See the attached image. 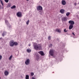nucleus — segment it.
Listing matches in <instances>:
<instances>
[{
	"instance_id": "obj_19",
	"label": "nucleus",
	"mask_w": 79,
	"mask_h": 79,
	"mask_svg": "<svg viewBox=\"0 0 79 79\" xmlns=\"http://www.w3.org/2000/svg\"><path fill=\"white\" fill-rule=\"evenodd\" d=\"M6 32L5 31L3 33H2V36H3V37L4 36V35H5L6 34Z\"/></svg>"
},
{
	"instance_id": "obj_1",
	"label": "nucleus",
	"mask_w": 79,
	"mask_h": 79,
	"mask_svg": "<svg viewBox=\"0 0 79 79\" xmlns=\"http://www.w3.org/2000/svg\"><path fill=\"white\" fill-rule=\"evenodd\" d=\"M33 46L35 50H42V45L41 44H37L35 43H33Z\"/></svg>"
},
{
	"instance_id": "obj_26",
	"label": "nucleus",
	"mask_w": 79,
	"mask_h": 79,
	"mask_svg": "<svg viewBox=\"0 0 79 79\" xmlns=\"http://www.w3.org/2000/svg\"><path fill=\"white\" fill-rule=\"evenodd\" d=\"M7 26H8L9 28H11V26L10 25V24L7 25Z\"/></svg>"
},
{
	"instance_id": "obj_17",
	"label": "nucleus",
	"mask_w": 79,
	"mask_h": 79,
	"mask_svg": "<svg viewBox=\"0 0 79 79\" xmlns=\"http://www.w3.org/2000/svg\"><path fill=\"white\" fill-rule=\"evenodd\" d=\"M27 51L28 52V53H30V52H31V50L28 49L27 50Z\"/></svg>"
},
{
	"instance_id": "obj_12",
	"label": "nucleus",
	"mask_w": 79,
	"mask_h": 79,
	"mask_svg": "<svg viewBox=\"0 0 79 79\" xmlns=\"http://www.w3.org/2000/svg\"><path fill=\"white\" fill-rule=\"evenodd\" d=\"M73 25L70 24L69 26V29L71 30L72 29H73Z\"/></svg>"
},
{
	"instance_id": "obj_38",
	"label": "nucleus",
	"mask_w": 79,
	"mask_h": 79,
	"mask_svg": "<svg viewBox=\"0 0 79 79\" xmlns=\"http://www.w3.org/2000/svg\"><path fill=\"white\" fill-rule=\"evenodd\" d=\"M78 4H79V3H78Z\"/></svg>"
},
{
	"instance_id": "obj_37",
	"label": "nucleus",
	"mask_w": 79,
	"mask_h": 79,
	"mask_svg": "<svg viewBox=\"0 0 79 79\" xmlns=\"http://www.w3.org/2000/svg\"><path fill=\"white\" fill-rule=\"evenodd\" d=\"M1 79V77H0V79Z\"/></svg>"
},
{
	"instance_id": "obj_22",
	"label": "nucleus",
	"mask_w": 79,
	"mask_h": 79,
	"mask_svg": "<svg viewBox=\"0 0 79 79\" xmlns=\"http://www.w3.org/2000/svg\"><path fill=\"white\" fill-rule=\"evenodd\" d=\"M0 1L1 2V4H2V6H3V1H2V0H0Z\"/></svg>"
},
{
	"instance_id": "obj_32",
	"label": "nucleus",
	"mask_w": 79,
	"mask_h": 79,
	"mask_svg": "<svg viewBox=\"0 0 79 79\" xmlns=\"http://www.w3.org/2000/svg\"><path fill=\"white\" fill-rule=\"evenodd\" d=\"M2 58V56H1V55H0V60H1Z\"/></svg>"
},
{
	"instance_id": "obj_21",
	"label": "nucleus",
	"mask_w": 79,
	"mask_h": 79,
	"mask_svg": "<svg viewBox=\"0 0 79 79\" xmlns=\"http://www.w3.org/2000/svg\"><path fill=\"white\" fill-rule=\"evenodd\" d=\"M70 15V13L69 12H67L66 13V16H68Z\"/></svg>"
},
{
	"instance_id": "obj_13",
	"label": "nucleus",
	"mask_w": 79,
	"mask_h": 79,
	"mask_svg": "<svg viewBox=\"0 0 79 79\" xmlns=\"http://www.w3.org/2000/svg\"><path fill=\"white\" fill-rule=\"evenodd\" d=\"M56 31L57 32H61V29H57L56 30Z\"/></svg>"
},
{
	"instance_id": "obj_5",
	"label": "nucleus",
	"mask_w": 79,
	"mask_h": 79,
	"mask_svg": "<svg viewBox=\"0 0 79 79\" xmlns=\"http://www.w3.org/2000/svg\"><path fill=\"white\" fill-rule=\"evenodd\" d=\"M9 45L10 47H13L14 46V41L11 40L9 43Z\"/></svg>"
},
{
	"instance_id": "obj_8",
	"label": "nucleus",
	"mask_w": 79,
	"mask_h": 79,
	"mask_svg": "<svg viewBox=\"0 0 79 79\" xmlns=\"http://www.w3.org/2000/svg\"><path fill=\"white\" fill-rule=\"evenodd\" d=\"M38 53H40V54L41 56H44V55H45V54H44V52H43V51H40L38 52Z\"/></svg>"
},
{
	"instance_id": "obj_27",
	"label": "nucleus",
	"mask_w": 79,
	"mask_h": 79,
	"mask_svg": "<svg viewBox=\"0 0 79 79\" xmlns=\"http://www.w3.org/2000/svg\"><path fill=\"white\" fill-rule=\"evenodd\" d=\"M4 1L6 3H8L9 2V0H4Z\"/></svg>"
},
{
	"instance_id": "obj_23",
	"label": "nucleus",
	"mask_w": 79,
	"mask_h": 79,
	"mask_svg": "<svg viewBox=\"0 0 79 79\" xmlns=\"http://www.w3.org/2000/svg\"><path fill=\"white\" fill-rule=\"evenodd\" d=\"M64 32H68V30H66V29H64Z\"/></svg>"
},
{
	"instance_id": "obj_16",
	"label": "nucleus",
	"mask_w": 79,
	"mask_h": 79,
	"mask_svg": "<svg viewBox=\"0 0 79 79\" xmlns=\"http://www.w3.org/2000/svg\"><path fill=\"white\" fill-rule=\"evenodd\" d=\"M14 45H15V46H16L17 45H18V43H17V42H14Z\"/></svg>"
},
{
	"instance_id": "obj_4",
	"label": "nucleus",
	"mask_w": 79,
	"mask_h": 79,
	"mask_svg": "<svg viewBox=\"0 0 79 79\" xmlns=\"http://www.w3.org/2000/svg\"><path fill=\"white\" fill-rule=\"evenodd\" d=\"M67 20H68V18L66 17H64L61 19L62 22H66L67 21Z\"/></svg>"
},
{
	"instance_id": "obj_11",
	"label": "nucleus",
	"mask_w": 79,
	"mask_h": 79,
	"mask_svg": "<svg viewBox=\"0 0 79 79\" xmlns=\"http://www.w3.org/2000/svg\"><path fill=\"white\" fill-rule=\"evenodd\" d=\"M64 9H61L60 10V12L62 13V14H64Z\"/></svg>"
},
{
	"instance_id": "obj_14",
	"label": "nucleus",
	"mask_w": 79,
	"mask_h": 79,
	"mask_svg": "<svg viewBox=\"0 0 79 79\" xmlns=\"http://www.w3.org/2000/svg\"><path fill=\"white\" fill-rule=\"evenodd\" d=\"M4 74L5 76H8V75L9 74V73L7 71H5Z\"/></svg>"
},
{
	"instance_id": "obj_30",
	"label": "nucleus",
	"mask_w": 79,
	"mask_h": 79,
	"mask_svg": "<svg viewBox=\"0 0 79 79\" xmlns=\"http://www.w3.org/2000/svg\"><path fill=\"white\" fill-rule=\"evenodd\" d=\"M52 47V44H51L49 46V47L50 48H51Z\"/></svg>"
},
{
	"instance_id": "obj_29",
	"label": "nucleus",
	"mask_w": 79,
	"mask_h": 79,
	"mask_svg": "<svg viewBox=\"0 0 79 79\" xmlns=\"http://www.w3.org/2000/svg\"><path fill=\"white\" fill-rule=\"evenodd\" d=\"M11 4H8V5L7 6L8 7H10V6H11Z\"/></svg>"
},
{
	"instance_id": "obj_20",
	"label": "nucleus",
	"mask_w": 79,
	"mask_h": 79,
	"mask_svg": "<svg viewBox=\"0 0 79 79\" xmlns=\"http://www.w3.org/2000/svg\"><path fill=\"white\" fill-rule=\"evenodd\" d=\"M16 8V6L15 5H14L13 6H12L10 8H11V9H13L14 8Z\"/></svg>"
},
{
	"instance_id": "obj_24",
	"label": "nucleus",
	"mask_w": 79,
	"mask_h": 79,
	"mask_svg": "<svg viewBox=\"0 0 79 79\" xmlns=\"http://www.w3.org/2000/svg\"><path fill=\"white\" fill-rule=\"evenodd\" d=\"M31 76H34V73L31 72Z\"/></svg>"
},
{
	"instance_id": "obj_31",
	"label": "nucleus",
	"mask_w": 79,
	"mask_h": 79,
	"mask_svg": "<svg viewBox=\"0 0 79 79\" xmlns=\"http://www.w3.org/2000/svg\"><path fill=\"white\" fill-rule=\"evenodd\" d=\"M50 36H48V40H51V38H50Z\"/></svg>"
},
{
	"instance_id": "obj_6",
	"label": "nucleus",
	"mask_w": 79,
	"mask_h": 79,
	"mask_svg": "<svg viewBox=\"0 0 79 79\" xmlns=\"http://www.w3.org/2000/svg\"><path fill=\"white\" fill-rule=\"evenodd\" d=\"M25 64L26 65H28L30 64V60L29 59H27L25 61Z\"/></svg>"
},
{
	"instance_id": "obj_33",
	"label": "nucleus",
	"mask_w": 79,
	"mask_h": 79,
	"mask_svg": "<svg viewBox=\"0 0 79 79\" xmlns=\"http://www.w3.org/2000/svg\"><path fill=\"white\" fill-rule=\"evenodd\" d=\"M72 34H73V35L75 36V34H74V32H72Z\"/></svg>"
},
{
	"instance_id": "obj_3",
	"label": "nucleus",
	"mask_w": 79,
	"mask_h": 79,
	"mask_svg": "<svg viewBox=\"0 0 79 79\" xmlns=\"http://www.w3.org/2000/svg\"><path fill=\"white\" fill-rule=\"evenodd\" d=\"M54 52L55 50L53 49H51L49 52V54L52 56H54Z\"/></svg>"
},
{
	"instance_id": "obj_25",
	"label": "nucleus",
	"mask_w": 79,
	"mask_h": 79,
	"mask_svg": "<svg viewBox=\"0 0 79 79\" xmlns=\"http://www.w3.org/2000/svg\"><path fill=\"white\" fill-rule=\"evenodd\" d=\"M29 20H27L26 22V24L27 25H28V24H29Z\"/></svg>"
},
{
	"instance_id": "obj_10",
	"label": "nucleus",
	"mask_w": 79,
	"mask_h": 79,
	"mask_svg": "<svg viewBox=\"0 0 79 79\" xmlns=\"http://www.w3.org/2000/svg\"><path fill=\"white\" fill-rule=\"evenodd\" d=\"M66 1L64 0H62V4L63 5H66Z\"/></svg>"
},
{
	"instance_id": "obj_35",
	"label": "nucleus",
	"mask_w": 79,
	"mask_h": 79,
	"mask_svg": "<svg viewBox=\"0 0 79 79\" xmlns=\"http://www.w3.org/2000/svg\"><path fill=\"white\" fill-rule=\"evenodd\" d=\"M29 47H30V46H31V44H29Z\"/></svg>"
},
{
	"instance_id": "obj_2",
	"label": "nucleus",
	"mask_w": 79,
	"mask_h": 79,
	"mask_svg": "<svg viewBox=\"0 0 79 79\" xmlns=\"http://www.w3.org/2000/svg\"><path fill=\"white\" fill-rule=\"evenodd\" d=\"M42 10H43V8H42V6H38L37 7V10L38 11H40V12L41 13H40V15H43V12H42Z\"/></svg>"
},
{
	"instance_id": "obj_28",
	"label": "nucleus",
	"mask_w": 79,
	"mask_h": 79,
	"mask_svg": "<svg viewBox=\"0 0 79 79\" xmlns=\"http://www.w3.org/2000/svg\"><path fill=\"white\" fill-rule=\"evenodd\" d=\"M12 58V55H11L10 56V57L9 58V60H11V58Z\"/></svg>"
},
{
	"instance_id": "obj_34",
	"label": "nucleus",
	"mask_w": 79,
	"mask_h": 79,
	"mask_svg": "<svg viewBox=\"0 0 79 79\" xmlns=\"http://www.w3.org/2000/svg\"><path fill=\"white\" fill-rule=\"evenodd\" d=\"M77 4V3H76V2H75V3H74V5H75V6H76Z\"/></svg>"
},
{
	"instance_id": "obj_9",
	"label": "nucleus",
	"mask_w": 79,
	"mask_h": 79,
	"mask_svg": "<svg viewBox=\"0 0 79 79\" xmlns=\"http://www.w3.org/2000/svg\"><path fill=\"white\" fill-rule=\"evenodd\" d=\"M69 24H71L73 25L74 24V22L73 21L70 20L69 21Z\"/></svg>"
},
{
	"instance_id": "obj_7",
	"label": "nucleus",
	"mask_w": 79,
	"mask_h": 79,
	"mask_svg": "<svg viewBox=\"0 0 79 79\" xmlns=\"http://www.w3.org/2000/svg\"><path fill=\"white\" fill-rule=\"evenodd\" d=\"M17 16L18 17H22V13L20 12H18L17 13Z\"/></svg>"
},
{
	"instance_id": "obj_36",
	"label": "nucleus",
	"mask_w": 79,
	"mask_h": 79,
	"mask_svg": "<svg viewBox=\"0 0 79 79\" xmlns=\"http://www.w3.org/2000/svg\"><path fill=\"white\" fill-rule=\"evenodd\" d=\"M26 0V1H29V0Z\"/></svg>"
},
{
	"instance_id": "obj_15",
	"label": "nucleus",
	"mask_w": 79,
	"mask_h": 79,
	"mask_svg": "<svg viewBox=\"0 0 79 79\" xmlns=\"http://www.w3.org/2000/svg\"><path fill=\"white\" fill-rule=\"evenodd\" d=\"M5 22L6 24V25H8L9 24V23H8V21H7V20H5Z\"/></svg>"
},
{
	"instance_id": "obj_18",
	"label": "nucleus",
	"mask_w": 79,
	"mask_h": 79,
	"mask_svg": "<svg viewBox=\"0 0 79 79\" xmlns=\"http://www.w3.org/2000/svg\"><path fill=\"white\" fill-rule=\"evenodd\" d=\"M29 75H26V76L25 79H29Z\"/></svg>"
}]
</instances>
